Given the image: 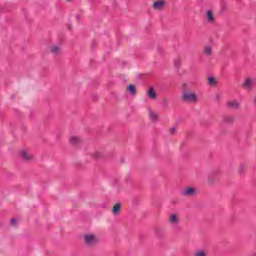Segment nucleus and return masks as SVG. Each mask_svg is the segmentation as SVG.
I'll use <instances>...</instances> for the list:
<instances>
[{
	"label": "nucleus",
	"mask_w": 256,
	"mask_h": 256,
	"mask_svg": "<svg viewBox=\"0 0 256 256\" xmlns=\"http://www.w3.org/2000/svg\"><path fill=\"white\" fill-rule=\"evenodd\" d=\"M203 53L207 57H211V55H213V48L210 45H207V46L204 47Z\"/></svg>",
	"instance_id": "4468645a"
},
{
	"label": "nucleus",
	"mask_w": 256,
	"mask_h": 256,
	"mask_svg": "<svg viewBox=\"0 0 256 256\" xmlns=\"http://www.w3.org/2000/svg\"><path fill=\"white\" fill-rule=\"evenodd\" d=\"M83 243L88 249H93L99 244V236L95 233H86L82 236Z\"/></svg>",
	"instance_id": "f03ea898"
},
{
	"label": "nucleus",
	"mask_w": 256,
	"mask_h": 256,
	"mask_svg": "<svg viewBox=\"0 0 256 256\" xmlns=\"http://www.w3.org/2000/svg\"><path fill=\"white\" fill-rule=\"evenodd\" d=\"M215 181H217L215 174H210L208 176V185H214Z\"/></svg>",
	"instance_id": "dca6fc26"
},
{
	"label": "nucleus",
	"mask_w": 256,
	"mask_h": 256,
	"mask_svg": "<svg viewBox=\"0 0 256 256\" xmlns=\"http://www.w3.org/2000/svg\"><path fill=\"white\" fill-rule=\"evenodd\" d=\"M50 52L53 55H61V47L59 45H52L50 46Z\"/></svg>",
	"instance_id": "f8f14e48"
},
{
	"label": "nucleus",
	"mask_w": 256,
	"mask_h": 256,
	"mask_svg": "<svg viewBox=\"0 0 256 256\" xmlns=\"http://www.w3.org/2000/svg\"><path fill=\"white\" fill-rule=\"evenodd\" d=\"M121 213V204L117 203L112 207V215H119Z\"/></svg>",
	"instance_id": "2eb2a0df"
},
{
	"label": "nucleus",
	"mask_w": 256,
	"mask_h": 256,
	"mask_svg": "<svg viewBox=\"0 0 256 256\" xmlns=\"http://www.w3.org/2000/svg\"><path fill=\"white\" fill-rule=\"evenodd\" d=\"M252 256H256V252H254V253L252 254Z\"/></svg>",
	"instance_id": "b1692460"
},
{
	"label": "nucleus",
	"mask_w": 256,
	"mask_h": 256,
	"mask_svg": "<svg viewBox=\"0 0 256 256\" xmlns=\"http://www.w3.org/2000/svg\"><path fill=\"white\" fill-rule=\"evenodd\" d=\"M148 117L152 123H157L159 121V114L155 110H149Z\"/></svg>",
	"instance_id": "0eeeda50"
},
{
	"label": "nucleus",
	"mask_w": 256,
	"mask_h": 256,
	"mask_svg": "<svg viewBox=\"0 0 256 256\" xmlns=\"http://www.w3.org/2000/svg\"><path fill=\"white\" fill-rule=\"evenodd\" d=\"M180 218H179V215L177 214H172L170 215L169 219H168V223L170 225H177L178 223H180Z\"/></svg>",
	"instance_id": "6e6552de"
},
{
	"label": "nucleus",
	"mask_w": 256,
	"mask_h": 256,
	"mask_svg": "<svg viewBox=\"0 0 256 256\" xmlns=\"http://www.w3.org/2000/svg\"><path fill=\"white\" fill-rule=\"evenodd\" d=\"M239 171H240V173H243L245 171V166L244 165H240Z\"/></svg>",
	"instance_id": "5701e85b"
},
{
	"label": "nucleus",
	"mask_w": 256,
	"mask_h": 256,
	"mask_svg": "<svg viewBox=\"0 0 256 256\" xmlns=\"http://www.w3.org/2000/svg\"><path fill=\"white\" fill-rule=\"evenodd\" d=\"M128 91L131 93V95H137V88H135V85H129Z\"/></svg>",
	"instance_id": "a211bd4d"
},
{
	"label": "nucleus",
	"mask_w": 256,
	"mask_h": 256,
	"mask_svg": "<svg viewBox=\"0 0 256 256\" xmlns=\"http://www.w3.org/2000/svg\"><path fill=\"white\" fill-rule=\"evenodd\" d=\"M165 5H167V1L158 0L152 4V9H154V11H163V9H165Z\"/></svg>",
	"instance_id": "39448f33"
},
{
	"label": "nucleus",
	"mask_w": 256,
	"mask_h": 256,
	"mask_svg": "<svg viewBox=\"0 0 256 256\" xmlns=\"http://www.w3.org/2000/svg\"><path fill=\"white\" fill-rule=\"evenodd\" d=\"M255 84V79L253 78H246L243 83V88L247 91H251L253 89V85Z\"/></svg>",
	"instance_id": "423d86ee"
},
{
	"label": "nucleus",
	"mask_w": 256,
	"mask_h": 256,
	"mask_svg": "<svg viewBox=\"0 0 256 256\" xmlns=\"http://www.w3.org/2000/svg\"><path fill=\"white\" fill-rule=\"evenodd\" d=\"M208 83L209 85H211L212 87H216L217 85V79L215 77H209L208 78Z\"/></svg>",
	"instance_id": "f3484780"
},
{
	"label": "nucleus",
	"mask_w": 256,
	"mask_h": 256,
	"mask_svg": "<svg viewBox=\"0 0 256 256\" xmlns=\"http://www.w3.org/2000/svg\"><path fill=\"white\" fill-rule=\"evenodd\" d=\"M69 141L71 145H79V143H81V137L73 135L70 137Z\"/></svg>",
	"instance_id": "ddd939ff"
},
{
	"label": "nucleus",
	"mask_w": 256,
	"mask_h": 256,
	"mask_svg": "<svg viewBox=\"0 0 256 256\" xmlns=\"http://www.w3.org/2000/svg\"><path fill=\"white\" fill-rule=\"evenodd\" d=\"M20 157L24 161V163H32V161H35V155L31 152L29 149H24L20 151Z\"/></svg>",
	"instance_id": "7ed1b4c3"
},
{
	"label": "nucleus",
	"mask_w": 256,
	"mask_h": 256,
	"mask_svg": "<svg viewBox=\"0 0 256 256\" xmlns=\"http://www.w3.org/2000/svg\"><path fill=\"white\" fill-rule=\"evenodd\" d=\"M149 99H152V101H155L157 99V92L155 91L154 87H150L147 93Z\"/></svg>",
	"instance_id": "1a4fd4ad"
},
{
	"label": "nucleus",
	"mask_w": 256,
	"mask_h": 256,
	"mask_svg": "<svg viewBox=\"0 0 256 256\" xmlns=\"http://www.w3.org/2000/svg\"><path fill=\"white\" fill-rule=\"evenodd\" d=\"M92 157H94V159H101V157H103V154L101 153V151H94L92 153Z\"/></svg>",
	"instance_id": "6ab92c4d"
},
{
	"label": "nucleus",
	"mask_w": 256,
	"mask_h": 256,
	"mask_svg": "<svg viewBox=\"0 0 256 256\" xmlns=\"http://www.w3.org/2000/svg\"><path fill=\"white\" fill-rule=\"evenodd\" d=\"M67 1H71V0H67Z\"/></svg>",
	"instance_id": "393cba45"
},
{
	"label": "nucleus",
	"mask_w": 256,
	"mask_h": 256,
	"mask_svg": "<svg viewBox=\"0 0 256 256\" xmlns=\"http://www.w3.org/2000/svg\"><path fill=\"white\" fill-rule=\"evenodd\" d=\"M182 100L184 103H197L199 96L197 93L189 88V86L184 85L182 92Z\"/></svg>",
	"instance_id": "f257e3e1"
},
{
	"label": "nucleus",
	"mask_w": 256,
	"mask_h": 256,
	"mask_svg": "<svg viewBox=\"0 0 256 256\" xmlns=\"http://www.w3.org/2000/svg\"><path fill=\"white\" fill-rule=\"evenodd\" d=\"M194 256H207V251L205 250H198L194 253Z\"/></svg>",
	"instance_id": "aec40b11"
},
{
	"label": "nucleus",
	"mask_w": 256,
	"mask_h": 256,
	"mask_svg": "<svg viewBox=\"0 0 256 256\" xmlns=\"http://www.w3.org/2000/svg\"><path fill=\"white\" fill-rule=\"evenodd\" d=\"M206 21L209 23H215V14H213V11L208 10L206 12Z\"/></svg>",
	"instance_id": "9d476101"
},
{
	"label": "nucleus",
	"mask_w": 256,
	"mask_h": 256,
	"mask_svg": "<svg viewBox=\"0 0 256 256\" xmlns=\"http://www.w3.org/2000/svg\"><path fill=\"white\" fill-rule=\"evenodd\" d=\"M11 225H12L13 227H15V226L17 225V219L13 218V219L11 220Z\"/></svg>",
	"instance_id": "4be33fe9"
},
{
	"label": "nucleus",
	"mask_w": 256,
	"mask_h": 256,
	"mask_svg": "<svg viewBox=\"0 0 256 256\" xmlns=\"http://www.w3.org/2000/svg\"><path fill=\"white\" fill-rule=\"evenodd\" d=\"M198 194L199 191L197 190V188L191 186H188L181 191V195H183V197H195V195Z\"/></svg>",
	"instance_id": "20e7f679"
},
{
	"label": "nucleus",
	"mask_w": 256,
	"mask_h": 256,
	"mask_svg": "<svg viewBox=\"0 0 256 256\" xmlns=\"http://www.w3.org/2000/svg\"><path fill=\"white\" fill-rule=\"evenodd\" d=\"M227 107L229 109H239L240 104L237 100H232L227 102Z\"/></svg>",
	"instance_id": "9b49d317"
},
{
	"label": "nucleus",
	"mask_w": 256,
	"mask_h": 256,
	"mask_svg": "<svg viewBox=\"0 0 256 256\" xmlns=\"http://www.w3.org/2000/svg\"><path fill=\"white\" fill-rule=\"evenodd\" d=\"M170 133H171L172 135L175 134V133H177V128H175V127L170 128Z\"/></svg>",
	"instance_id": "412c9836"
}]
</instances>
